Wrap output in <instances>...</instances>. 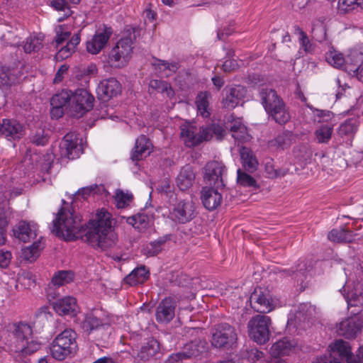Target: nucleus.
I'll return each mask as SVG.
<instances>
[{
  "label": "nucleus",
  "instance_id": "26",
  "mask_svg": "<svg viewBox=\"0 0 363 363\" xmlns=\"http://www.w3.org/2000/svg\"><path fill=\"white\" fill-rule=\"evenodd\" d=\"M152 149V145L150 140L146 136L142 135L136 139L131 158L133 161H139L147 157Z\"/></svg>",
  "mask_w": 363,
  "mask_h": 363
},
{
  "label": "nucleus",
  "instance_id": "6",
  "mask_svg": "<svg viewBox=\"0 0 363 363\" xmlns=\"http://www.w3.org/2000/svg\"><path fill=\"white\" fill-rule=\"evenodd\" d=\"M196 215L195 203L191 200L182 199L170 205L168 216L175 223L186 224Z\"/></svg>",
  "mask_w": 363,
  "mask_h": 363
},
{
  "label": "nucleus",
  "instance_id": "24",
  "mask_svg": "<svg viewBox=\"0 0 363 363\" xmlns=\"http://www.w3.org/2000/svg\"><path fill=\"white\" fill-rule=\"evenodd\" d=\"M329 353H337L339 357L345 359L347 363H359L357 362L352 352L349 342L342 340H337L328 346Z\"/></svg>",
  "mask_w": 363,
  "mask_h": 363
},
{
  "label": "nucleus",
  "instance_id": "44",
  "mask_svg": "<svg viewBox=\"0 0 363 363\" xmlns=\"http://www.w3.org/2000/svg\"><path fill=\"white\" fill-rule=\"evenodd\" d=\"M43 248V245L39 239L34 242L31 245L23 248L21 250V257L23 259L32 262L39 257Z\"/></svg>",
  "mask_w": 363,
  "mask_h": 363
},
{
  "label": "nucleus",
  "instance_id": "38",
  "mask_svg": "<svg viewBox=\"0 0 363 363\" xmlns=\"http://www.w3.org/2000/svg\"><path fill=\"white\" fill-rule=\"evenodd\" d=\"M160 351V344L157 340L152 338L145 342L140 348L138 357L143 361L153 358Z\"/></svg>",
  "mask_w": 363,
  "mask_h": 363
},
{
  "label": "nucleus",
  "instance_id": "19",
  "mask_svg": "<svg viewBox=\"0 0 363 363\" xmlns=\"http://www.w3.org/2000/svg\"><path fill=\"white\" fill-rule=\"evenodd\" d=\"M225 97L223 99V106L227 108H234L237 106L243 103L246 96L247 90L242 86H235L230 88H225Z\"/></svg>",
  "mask_w": 363,
  "mask_h": 363
},
{
  "label": "nucleus",
  "instance_id": "47",
  "mask_svg": "<svg viewBox=\"0 0 363 363\" xmlns=\"http://www.w3.org/2000/svg\"><path fill=\"white\" fill-rule=\"evenodd\" d=\"M333 125L332 123L320 125L315 131V140L319 143H328L333 135Z\"/></svg>",
  "mask_w": 363,
  "mask_h": 363
},
{
  "label": "nucleus",
  "instance_id": "22",
  "mask_svg": "<svg viewBox=\"0 0 363 363\" xmlns=\"http://www.w3.org/2000/svg\"><path fill=\"white\" fill-rule=\"evenodd\" d=\"M200 352L199 344L196 341H192L186 344L181 351L171 354L168 357L167 362L177 363L182 362L198 355Z\"/></svg>",
  "mask_w": 363,
  "mask_h": 363
},
{
  "label": "nucleus",
  "instance_id": "64",
  "mask_svg": "<svg viewBox=\"0 0 363 363\" xmlns=\"http://www.w3.org/2000/svg\"><path fill=\"white\" fill-rule=\"evenodd\" d=\"M247 358L249 361L252 362H255L256 361L260 360L264 357V354L262 352L259 351L256 348H252L246 352Z\"/></svg>",
  "mask_w": 363,
  "mask_h": 363
},
{
  "label": "nucleus",
  "instance_id": "57",
  "mask_svg": "<svg viewBox=\"0 0 363 363\" xmlns=\"http://www.w3.org/2000/svg\"><path fill=\"white\" fill-rule=\"evenodd\" d=\"M237 182L239 184L245 187L256 186L255 179L252 176L242 172L240 169L237 170Z\"/></svg>",
  "mask_w": 363,
  "mask_h": 363
},
{
  "label": "nucleus",
  "instance_id": "33",
  "mask_svg": "<svg viewBox=\"0 0 363 363\" xmlns=\"http://www.w3.org/2000/svg\"><path fill=\"white\" fill-rule=\"evenodd\" d=\"M251 302L252 308L255 311L260 313H266L272 311V303L269 298L267 297L262 292L258 294L255 291L252 294Z\"/></svg>",
  "mask_w": 363,
  "mask_h": 363
},
{
  "label": "nucleus",
  "instance_id": "15",
  "mask_svg": "<svg viewBox=\"0 0 363 363\" xmlns=\"http://www.w3.org/2000/svg\"><path fill=\"white\" fill-rule=\"evenodd\" d=\"M0 135L8 140H19L25 135V128L16 119L4 118L1 123Z\"/></svg>",
  "mask_w": 363,
  "mask_h": 363
},
{
  "label": "nucleus",
  "instance_id": "16",
  "mask_svg": "<svg viewBox=\"0 0 363 363\" xmlns=\"http://www.w3.org/2000/svg\"><path fill=\"white\" fill-rule=\"evenodd\" d=\"M38 230V225L33 221L20 220L13 228L16 238L23 242L35 239Z\"/></svg>",
  "mask_w": 363,
  "mask_h": 363
},
{
  "label": "nucleus",
  "instance_id": "34",
  "mask_svg": "<svg viewBox=\"0 0 363 363\" xmlns=\"http://www.w3.org/2000/svg\"><path fill=\"white\" fill-rule=\"evenodd\" d=\"M211 95L208 91L199 92L195 101L197 115L203 118H208L211 116V109L210 108L209 99Z\"/></svg>",
  "mask_w": 363,
  "mask_h": 363
},
{
  "label": "nucleus",
  "instance_id": "53",
  "mask_svg": "<svg viewBox=\"0 0 363 363\" xmlns=\"http://www.w3.org/2000/svg\"><path fill=\"white\" fill-rule=\"evenodd\" d=\"M360 7L363 9V0H339L337 9L340 13H346Z\"/></svg>",
  "mask_w": 363,
  "mask_h": 363
},
{
  "label": "nucleus",
  "instance_id": "7",
  "mask_svg": "<svg viewBox=\"0 0 363 363\" xmlns=\"http://www.w3.org/2000/svg\"><path fill=\"white\" fill-rule=\"evenodd\" d=\"M94 96L86 89H79L72 91L69 101V112L72 117L80 118L92 109Z\"/></svg>",
  "mask_w": 363,
  "mask_h": 363
},
{
  "label": "nucleus",
  "instance_id": "8",
  "mask_svg": "<svg viewBox=\"0 0 363 363\" xmlns=\"http://www.w3.org/2000/svg\"><path fill=\"white\" fill-rule=\"evenodd\" d=\"M341 294L344 296L348 307L363 306V283L354 280L353 275L350 274L342 289Z\"/></svg>",
  "mask_w": 363,
  "mask_h": 363
},
{
  "label": "nucleus",
  "instance_id": "14",
  "mask_svg": "<svg viewBox=\"0 0 363 363\" xmlns=\"http://www.w3.org/2000/svg\"><path fill=\"white\" fill-rule=\"evenodd\" d=\"M97 313L96 311H89L78 318L80 327L84 332L90 334L95 330L109 327L108 323L98 317Z\"/></svg>",
  "mask_w": 363,
  "mask_h": 363
},
{
  "label": "nucleus",
  "instance_id": "41",
  "mask_svg": "<svg viewBox=\"0 0 363 363\" xmlns=\"http://www.w3.org/2000/svg\"><path fill=\"white\" fill-rule=\"evenodd\" d=\"M359 125V118L354 116L342 122L337 130L341 137H352L357 132Z\"/></svg>",
  "mask_w": 363,
  "mask_h": 363
},
{
  "label": "nucleus",
  "instance_id": "37",
  "mask_svg": "<svg viewBox=\"0 0 363 363\" xmlns=\"http://www.w3.org/2000/svg\"><path fill=\"white\" fill-rule=\"evenodd\" d=\"M290 119V115L284 101L274 94V121L279 124H284Z\"/></svg>",
  "mask_w": 363,
  "mask_h": 363
},
{
  "label": "nucleus",
  "instance_id": "23",
  "mask_svg": "<svg viewBox=\"0 0 363 363\" xmlns=\"http://www.w3.org/2000/svg\"><path fill=\"white\" fill-rule=\"evenodd\" d=\"M55 311L60 315L74 316L77 312V300L73 296L59 298L52 303Z\"/></svg>",
  "mask_w": 363,
  "mask_h": 363
},
{
  "label": "nucleus",
  "instance_id": "54",
  "mask_svg": "<svg viewBox=\"0 0 363 363\" xmlns=\"http://www.w3.org/2000/svg\"><path fill=\"white\" fill-rule=\"evenodd\" d=\"M312 32L319 40L325 38L326 28L325 18H321L317 19L313 23Z\"/></svg>",
  "mask_w": 363,
  "mask_h": 363
},
{
  "label": "nucleus",
  "instance_id": "52",
  "mask_svg": "<svg viewBox=\"0 0 363 363\" xmlns=\"http://www.w3.org/2000/svg\"><path fill=\"white\" fill-rule=\"evenodd\" d=\"M57 48L66 41L71 35V28L68 25H59L55 28Z\"/></svg>",
  "mask_w": 363,
  "mask_h": 363
},
{
  "label": "nucleus",
  "instance_id": "30",
  "mask_svg": "<svg viewBox=\"0 0 363 363\" xmlns=\"http://www.w3.org/2000/svg\"><path fill=\"white\" fill-rule=\"evenodd\" d=\"M291 276L300 286L301 290L306 289L310 275L308 274V267L305 260L299 261L297 265L292 268Z\"/></svg>",
  "mask_w": 363,
  "mask_h": 363
},
{
  "label": "nucleus",
  "instance_id": "2",
  "mask_svg": "<svg viewBox=\"0 0 363 363\" xmlns=\"http://www.w3.org/2000/svg\"><path fill=\"white\" fill-rule=\"evenodd\" d=\"M325 60L331 66L344 69L363 83V45L350 50L346 57L341 52L331 48L326 52Z\"/></svg>",
  "mask_w": 363,
  "mask_h": 363
},
{
  "label": "nucleus",
  "instance_id": "21",
  "mask_svg": "<svg viewBox=\"0 0 363 363\" xmlns=\"http://www.w3.org/2000/svg\"><path fill=\"white\" fill-rule=\"evenodd\" d=\"M180 138L186 147L198 145V128L194 121H185L180 125Z\"/></svg>",
  "mask_w": 363,
  "mask_h": 363
},
{
  "label": "nucleus",
  "instance_id": "17",
  "mask_svg": "<svg viewBox=\"0 0 363 363\" xmlns=\"http://www.w3.org/2000/svg\"><path fill=\"white\" fill-rule=\"evenodd\" d=\"M224 170L225 167L219 162L211 161L208 162L205 167V182L215 187L222 186L223 184L222 175Z\"/></svg>",
  "mask_w": 363,
  "mask_h": 363
},
{
  "label": "nucleus",
  "instance_id": "46",
  "mask_svg": "<svg viewBox=\"0 0 363 363\" xmlns=\"http://www.w3.org/2000/svg\"><path fill=\"white\" fill-rule=\"evenodd\" d=\"M74 278V274L72 271L62 270L53 275L50 284L55 286H61L72 282Z\"/></svg>",
  "mask_w": 363,
  "mask_h": 363
},
{
  "label": "nucleus",
  "instance_id": "11",
  "mask_svg": "<svg viewBox=\"0 0 363 363\" xmlns=\"http://www.w3.org/2000/svg\"><path fill=\"white\" fill-rule=\"evenodd\" d=\"M363 330V315H354L342 318L336 325L337 333L347 339H354Z\"/></svg>",
  "mask_w": 363,
  "mask_h": 363
},
{
  "label": "nucleus",
  "instance_id": "45",
  "mask_svg": "<svg viewBox=\"0 0 363 363\" xmlns=\"http://www.w3.org/2000/svg\"><path fill=\"white\" fill-rule=\"evenodd\" d=\"M150 89L162 93L163 96L172 100L174 98V91L170 84L160 79H152L149 83Z\"/></svg>",
  "mask_w": 363,
  "mask_h": 363
},
{
  "label": "nucleus",
  "instance_id": "61",
  "mask_svg": "<svg viewBox=\"0 0 363 363\" xmlns=\"http://www.w3.org/2000/svg\"><path fill=\"white\" fill-rule=\"evenodd\" d=\"M25 345H24L25 348L22 350H19L18 352L26 354H31V353H33L35 351H37L40 347V343H38V342L34 341L33 340H30V339H28L27 340L26 344H25Z\"/></svg>",
  "mask_w": 363,
  "mask_h": 363
},
{
  "label": "nucleus",
  "instance_id": "9",
  "mask_svg": "<svg viewBox=\"0 0 363 363\" xmlns=\"http://www.w3.org/2000/svg\"><path fill=\"white\" fill-rule=\"evenodd\" d=\"M271 318L266 315H257L248 323L249 336L258 344H264L269 339Z\"/></svg>",
  "mask_w": 363,
  "mask_h": 363
},
{
  "label": "nucleus",
  "instance_id": "32",
  "mask_svg": "<svg viewBox=\"0 0 363 363\" xmlns=\"http://www.w3.org/2000/svg\"><path fill=\"white\" fill-rule=\"evenodd\" d=\"M153 214L148 215L146 212H141L126 218L127 223L133 225L140 232L145 231L152 223Z\"/></svg>",
  "mask_w": 363,
  "mask_h": 363
},
{
  "label": "nucleus",
  "instance_id": "59",
  "mask_svg": "<svg viewBox=\"0 0 363 363\" xmlns=\"http://www.w3.org/2000/svg\"><path fill=\"white\" fill-rule=\"evenodd\" d=\"M313 363H344L339 359L335 357L331 353L324 354L318 356L313 362Z\"/></svg>",
  "mask_w": 363,
  "mask_h": 363
},
{
  "label": "nucleus",
  "instance_id": "31",
  "mask_svg": "<svg viewBox=\"0 0 363 363\" xmlns=\"http://www.w3.org/2000/svg\"><path fill=\"white\" fill-rule=\"evenodd\" d=\"M296 343L293 340L284 338L274 344V363H286L281 359H277L275 356L289 355L296 350Z\"/></svg>",
  "mask_w": 363,
  "mask_h": 363
},
{
  "label": "nucleus",
  "instance_id": "58",
  "mask_svg": "<svg viewBox=\"0 0 363 363\" xmlns=\"http://www.w3.org/2000/svg\"><path fill=\"white\" fill-rule=\"evenodd\" d=\"M314 120L318 123H328L332 119L333 114L329 111L315 109L313 111Z\"/></svg>",
  "mask_w": 363,
  "mask_h": 363
},
{
  "label": "nucleus",
  "instance_id": "27",
  "mask_svg": "<svg viewBox=\"0 0 363 363\" xmlns=\"http://www.w3.org/2000/svg\"><path fill=\"white\" fill-rule=\"evenodd\" d=\"M315 309L313 306L308 303H301L298 306V309L295 313L291 312L288 318L287 324L289 326H296V323L305 321L309 317H311Z\"/></svg>",
  "mask_w": 363,
  "mask_h": 363
},
{
  "label": "nucleus",
  "instance_id": "3",
  "mask_svg": "<svg viewBox=\"0 0 363 363\" xmlns=\"http://www.w3.org/2000/svg\"><path fill=\"white\" fill-rule=\"evenodd\" d=\"M77 333L72 329H65L52 341L50 352L52 357L63 360L74 352L77 347Z\"/></svg>",
  "mask_w": 363,
  "mask_h": 363
},
{
  "label": "nucleus",
  "instance_id": "12",
  "mask_svg": "<svg viewBox=\"0 0 363 363\" xmlns=\"http://www.w3.org/2000/svg\"><path fill=\"white\" fill-rule=\"evenodd\" d=\"M111 27L103 25L95 32V34L86 41V50L89 53L96 55L99 53L107 44L112 35Z\"/></svg>",
  "mask_w": 363,
  "mask_h": 363
},
{
  "label": "nucleus",
  "instance_id": "51",
  "mask_svg": "<svg viewBox=\"0 0 363 363\" xmlns=\"http://www.w3.org/2000/svg\"><path fill=\"white\" fill-rule=\"evenodd\" d=\"M116 206L118 208H124L129 206L133 199V194L126 191L117 189L114 196Z\"/></svg>",
  "mask_w": 363,
  "mask_h": 363
},
{
  "label": "nucleus",
  "instance_id": "13",
  "mask_svg": "<svg viewBox=\"0 0 363 363\" xmlns=\"http://www.w3.org/2000/svg\"><path fill=\"white\" fill-rule=\"evenodd\" d=\"M235 329L228 323H220L215 327L212 335V345L223 347L233 344L236 340Z\"/></svg>",
  "mask_w": 363,
  "mask_h": 363
},
{
  "label": "nucleus",
  "instance_id": "50",
  "mask_svg": "<svg viewBox=\"0 0 363 363\" xmlns=\"http://www.w3.org/2000/svg\"><path fill=\"white\" fill-rule=\"evenodd\" d=\"M72 96V91L62 90L52 96L50 100L51 106H58L63 108L68 104L69 106L70 98Z\"/></svg>",
  "mask_w": 363,
  "mask_h": 363
},
{
  "label": "nucleus",
  "instance_id": "1",
  "mask_svg": "<svg viewBox=\"0 0 363 363\" xmlns=\"http://www.w3.org/2000/svg\"><path fill=\"white\" fill-rule=\"evenodd\" d=\"M112 215L105 208L96 211L87 223L73 211L62 207L52 221V232L65 240L85 237L86 242L95 250H107L118 242V234Z\"/></svg>",
  "mask_w": 363,
  "mask_h": 363
},
{
  "label": "nucleus",
  "instance_id": "48",
  "mask_svg": "<svg viewBox=\"0 0 363 363\" xmlns=\"http://www.w3.org/2000/svg\"><path fill=\"white\" fill-rule=\"evenodd\" d=\"M328 239L335 242H352V234L351 231L345 230L343 228L333 229L328 233Z\"/></svg>",
  "mask_w": 363,
  "mask_h": 363
},
{
  "label": "nucleus",
  "instance_id": "25",
  "mask_svg": "<svg viewBox=\"0 0 363 363\" xmlns=\"http://www.w3.org/2000/svg\"><path fill=\"white\" fill-rule=\"evenodd\" d=\"M201 199L206 209L213 211L220 205L223 198L218 190L212 187L205 186L202 188Z\"/></svg>",
  "mask_w": 363,
  "mask_h": 363
},
{
  "label": "nucleus",
  "instance_id": "40",
  "mask_svg": "<svg viewBox=\"0 0 363 363\" xmlns=\"http://www.w3.org/2000/svg\"><path fill=\"white\" fill-rule=\"evenodd\" d=\"M149 271L145 266H140L133 269L126 277L125 281L135 286L144 283L149 277Z\"/></svg>",
  "mask_w": 363,
  "mask_h": 363
},
{
  "label": "nucleus",
  "instance_id": "39",
  "mask_svg": "<svg viewBox=\"0 0 363 363\" xmlns=\"http://www.w3.org/2000/svg\"><path fill=\"white\" fill-rule=\"evenodd\" d=\"M272 93V86L270 84L259 85V94L260 96L261 104L269 117L272 116V104L271 94Z\"/></svg>",
  "mask_w": 363,
  "mask_h": 363
},
{
  "label": "nucleus",
  "instance_id": "60",
  "mask_svg": "<svg viewBox=\"0 0 363 363\" xmlns=\"http://www.w3.org/2000/svg\"><path fill=\"white\" fill-rule=\"evenodd\" d=\"M51 6L57 11H62L65 12L66 16H69L71 11L65 0H52Z\"/></svg>",
  "mask_w": 363,
  "mask_h": 363
},
{
  "label": "nucleus",
  "instance_id": "42",
  "mask_svg": "<svg viewBox=\"0 0 363 363\" xmlns=\"http://www.w3.org/2000/svg\"><path fill=\"white\" fill-rule=\"evenodd\" d=\"M80 42V38L78 35H74L67 43L66 45L61 47L55 55L57 60H63L72 55L74 52L77 45Z\"/></svg>",
  "mask_w": 363,
  "mask_h": 363
},
{
  "label": "nucleus",
  "instance_id": "36",
  "mask_svg": "<svg viewBox=\"0 0 363 363\" xmlns=\"http://www.w3.org/2000/svg\"><path fill=\"white\" fill-rule=\"evenodd\" d=\"M230 131L232 133V137L238 145L250 141L252 138L251 135L248 133L247 127L240 119L233 121L230 127Z\"/></svg>",
  "mask_w": 363,
  "mask_h": 363
},
{
  "label": "nucleus",
  "instance_id": "43",
  "mask_svg": "<svg viewBox=\"0 0 363 363\" xmlns=\"http://www.w3.org/2000/svg\"><path fill=\"white\" fill-rule=\"evenodd\" d=\"M240 155L242 166L245 169L250 172H254L257 169L258 162L251 150L242 147L240 150Z\"/></svg>",
  "mask_w": 363,
  "mask_h": 363
},
{
  "label": "nucleus",
  "instance_id": "18",
  "mask_svg": "<svg viewBox=\"0 0 363 363\" xmlns=\"http://www.w3.org/2000/svg\"><path fill=\"white\" fill-rule=\"evenodd\" d=\"M176 302L171 297L161 301L157 307L155 317L158 323H167L174 317Z\"/></svg>",
  "mask_w": 363,
  "mask_h": 363
},
{
  "label": "nucleus",
  "instance_id": "28",
  "mask_svg": "<svg viewBox=\"0 0 363 363\" xmlns=\"http://www.w3.org/2000/svg\"><path fill=\"white\" fill-rule=\"evenodd\" d=\"M194 181L195 173L194 172L192 167L190 165L183 167L176 178L177 186L182 191L191 187Z\"/></svg>",
  "mask_w": 363,
  "mask_h": 363
},
{
  "label": "nucleus",
  "instance_id": "49",
  "mask_svg": "<svg viewBox=\"0 0 363 363\" xmlns=\"http://www.w3.org/2000/svg\"><path fill=\"white\" fill-rule=\"evenodd\" d=\"M222 131L223 130L220 126H216L215 125L201 127L198 129V145L203 141L209 140L212 138L213 133L220 134Z\"/></svg>",
  "mask_w": 363,
  "mask_h": 363
},
{
  "label": "nucleus",
  "instance_id": "55",
  "mask_svg": "<svg viewBox=\"0 0 363 363\" xmlns=\"http://www.w3.org/2000/svg\"><path fill=\"white\" fill-rule=\"evenodd\" d=\"M42 46V39L36 36H30L26 39L23 50L26 53L38 51Z\"/></svg>",
  "mask_w": 363,
  "mask_h": 363
},
{
  "label": "nucleus",
  "instance_id": "62",
  "mask_svg": "<svg viewBox=\"0 0 363 363\" xmlns=\"http://www.w3.org/2000/svg\"><path fill=\"white\" fill-rule=\"evenodd\" d=\"M19 283L27 289H31L35 286V279L31 273H27L19 278Z\"/></svg>",
  "mask_w": 363,
  "mask_h": 363
},
{
  "label": "nucleus",
  "instance_id": "63",
  "mask_svg": "<svg viewBox=\"0 0 363 363\" xmlns=\"http://www.w3.org/2000/svg\"><path fill=\"white\" fill-rule=\"evenodd\" d=\"M161 251V247L156 243V242H155V240L147 244L144 248L145 254L149 257L157 255Z\"/></svg>",
  "mask_w": 363,
  "mask_h": 363
},
{
  "label": "nucleus",
  "instance_id": "56",
  "mask_svg": "<svg viewBox=\"0 0 363 363\" xmlns=\"http://www.w3.org/2000/svg\"><path fill=\"white\" fill-rule=\"evenodd\" d=\"M101 189H104L103 186H98L97 184L90 185L82 187L74 194V196H81L83 199H85L89 196H94V194H97Z\"/></svg>",
  "mask_w": 363,
  "mask_h": 363
},
{
  "label": "nucleus",
  "instance_id": "20",
  "mask_svg": "<svg viewBox=\"0 0 363 363\" xmlns=\"http://www.w3.org/2000/svg\"><path fill=\"white\" fill-rule=\"evenodd\" d=\"M121 91V84L113 77L100 82L97 87V94L102 100L112 98L120 94Z\"/></svg>",
  "mask_w": 363,
  "mask_h": 363
},
{
  "label": "nucleus",
  "instance_id": "5",
  "mask_svg": "<svg viewBox=\"0 0 363 363\" xmlns=\"http://www.w3.org/2000/svg\"><path fill=\"white\" fill-rule=\"evenodd\" d=\"M133 40L130 37L121 38L108 55V63L113 68H122L130 61L133 54Z\"/></svg>",
  "mask_w": 363,
  "mask_h": 363
},
{
  "label": "nucleus",
  "instance_id": "29",
  "mask_svg": "<svg viewBox=\"0 0 363 363\" xmlns=\"http://www.w3.org/2000/svg\"><path fill=\"white\" fill-rule=\"evenodd\" d=\"M155 73L161 77H168L175 73L179 68L177 62H168L160 59H155L152 62Z\"/></svg>",
  "mask_w": 363,
  "mask_h": 363
},
{
  "label": "nucleus",
  "instance_id": "35",
  "mask_svg": "<svg viewBox=\"0 0 363 363\" xmlns=\"http://www.w3.org/2000/svg\"><path fill=\"white\" fill-rule=\"evenodd\" d=\"M294 34L296 36L300 45L298 52L299 57L305 54L311 53L314 50V45L311 42L306 33L298 26L294 27Z\"/></svg>",
  "mask_w": 363,
  "mask_h": 363
},
{
  "label": "nucleus",
  "instance_id": "10",
  "mask_svg": "<svg viewBox=\"0 0 363 363\" xmlns=\"http://www.w3.org/2000/svg\"><path fill=\"white\" fill-rule=\"evenodd\" d=\"M59 148L61 157L77 159L83 153V139L75 133H68L60 142Z\"/></svg>",
  "mask_w": 363,
  "mask_h": 363
},
{
  "label": "nucleus",
  "instance_id": "4",
  "mask_svg": "<svg viewBox=\"0 0 363 363\" xmlns=\"http://www.w3.org/2000/svg\"><path fill=\"white\" fill-rule=\"evenodd\" d=\"M8 337L5 341L11 352H17L23 350L28 339L32 337V328L28 323L19 322L7 326Z\"/></svg>",
  "mask_w": 363,
  "mask_h": 363
}]
</instances>
